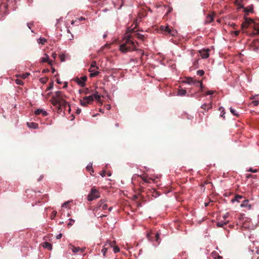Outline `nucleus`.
I'll return each mask as SVG.
<instances>
[{"mask_svg": "<svg viewBox=\"0 0 259 259\" xmlns=\"http://www.w3.org/2000/svg\"><path fill=\"white\" fill-rule=\"evenodd\" d=\"M137 21V19L135 20L132 25L127 28V33L130 34L127 35L125 42L120 46V50L123 53L136 50V46L133 40L134 38H137L142 40H144V36L137 32V31L135 30L138 25Z\"/></svg>", "mask_w": 259, "mask_h": 259, "instance_id": "obj_1", "label": "nucleus"}, {"mask_svg": "<svg viewBox=\"0 0 259 259\" xmlns=\"http://www.w3.org/2000/svg\"><path fill=\"white\" fill-rule=\"evenodd\" d=\"M54 97H56V99L59 100L60 101V104L63 105L64 108H66L67 106V102L64 100V98L65 96L60 91H57L55 93Z\"/></svg>", "mask_w": 259, "mask_h": 259, "instance_id": "obj_2", "label": "nucleus"}, {"mask_svg": "<svg viewBox=\"0 0 259 259\" xmlns=\"http://www.w3.org/2000/svg\"><path fill=\"white\" fill-rule=\"evenodd\" d=\"M100 197V194L98 190L94 188H92L91 193L88 196V199L89 201H92L94 199H97Z\"/></svg>", "mask_w": 259, "mask_h": 259, "instance_id": "obj_3", "label": "nucleus"}, {"mask_svg": "<svg viewBox=\"0 0 259 259\" xmlns=\"http://www.w3.org/2000/svg\"><path fill=\"white\" fill-rule=\"evenodd\" d=\"M185 82L190 84H194V85H195L196 87H200L201 88L200 91H202V88H203L202 81H197V80L193 79L192 78L189 77V78H187Z\"/></svg>", "mask_w": 259, "mask_h": 259, "instance_id": "obj_4", "label": "nucleus"}, {"mask_svg": "<svg viewBox=\"0 0 259 259\" xmlns=\"http://www.w3.org/2000/svg\"><path fill=\"white\" fill-rule=\"evenodd\" d=\"M51 101L52 104L54 106H57L58 108V112H60L62 111V107H64L63 105L60 104L59 100L56 99V97H54V96L52 97V98L51 99Z\"/></svg>", "mask_w": 259, "mask_h": 259, "instance_id": "obj_5", "label": "nucleus"}, {"mask_svg": "<svg viewBox=\"0 0 259 259\" xmlns=\"http://www.w3.org/2000/svg\"><path fill=\"white\" fill-rule=\"evenodd\" d=\"M87 79V77L86 76H82L80 79L78 77H76L75 79V81L81 87H84L85 85V81H86Z\"/></svg>", "mask_w": 259, "mask_h": 259, "instance_id": "obj_6", "label": "nucleus"}, {"mask_svg": "<svg viewBox=\"0 0 259 259\" xmlns=\"http://www.w3.org/2000/svg\"><path fill=\"white\" fill-rule=\"evenodd\" d=\"M69 248L75 253L78 252L79 251H80V252H83L85 250V248H80L79 247H75L71 244L69 245Z\"/></svg>", "mask_w": 259, "mask_h": 259, "instance_id": "obj_7", "label": "nucleus"}, {"mask_svg": "<svg viewBox=\"0 0 259 259\" xmlns=\"http://www.w3.org/2000/svg\"><path fill=\"white\" fill-rule=\"evenodd\" d=\"M139 177L141 178L142 181L140 182V185H144L146 183H150L151 181H154L153 179L149 178L146 176H140Z\"/></svg>", "mask_w": 259, "mask_h": 259, "instance_id": "obj_8", "label": "nucleus"}, {"mask_svg": "<svg viewBox=\"0 0 259 259\" xmlns=\"http://www.w3.org/2000/svg\"><path fill=\"white\" fill-rule=\"evenodd\" d=\"M209 49L203 50L200 51V54L202 59H206L209 57Z\"/></svg>", "mask_w": 259, "mask_h": 259, "instance_id": "obj_9", "label": "nucleus"}, {"mask_svg": "<svg viewBox=\"0 0 259 259\" xmlns=\"http://www.w3.org/2000/svg\"><path fill=\"white\" fill-rule=\"evenodd\" d=\"M45 57H42L41 59V62H43V63L48 62V63L50 65L52 66V60H49V56L47 54H45Z\"/></svg>", "mask_w": 259, "mask_h": 259, "instance_id": "obj_10", "label": "nucleus"}, {"mask_svg": "<svg viewBox=\"0 0 259 259\" xmlns=\"http://www.w3.org/2000/svg\"><path fill=\"white\" fill-rule=\"evenodd\" d=\"M201 108L205 110L208 111V110L212 108V103L210 102L209 104L204 103L202 104Z\"/></svg>", "mask_w": 259, "mask_h": 259, "instance_id": "obj_11", "label": "nucleus"}, {"mask_svg": "<svg viewBox=\"0 0 259 259\" xmlns=\"http://www.w3.org/2000/svg\"><path fill=\"white\" fill-rule=\"evenodd\" d=\"M41 114L43 116H46L48 115V113L46 111L42 109H37L35 111V114L36 115Z\"/></svg>", "mask_w": 259, "mask_h": 259, "instance_id": "obj_12", "label": "nucleus"}, {"mask_svg": "<svg viewBox=\"0 0 259 259\" xmlns=\"http://www.w3.org/2000/svg\"><path fill=\"white\" fill-rule=\"evenodd\" d=\"M27 125L31 128L36 129L38 127V124L35 122H27Z\"/></svg>", "mask_w": 259, "mask_h": 259, "instance_id": "obj_13", "label": "nucleus"}, {"mask_svg": "<svg viewBox=\"0 0 259 259\" xmlns=\"http://www.w3.org/2000/svg\"><path fill=\"white\" fill-rule=\"evenodd\" d=\"M213 20V14H209L206 17L205 22L207 23H209L212 22Z\"/></svg>", "mask_w": 259, "mask_h": 259, "instance_id": "obj_14", "label": "nucleus"}, {"mask_svg": "<svg viewBox=\"0 0 259 259\" xmlns=\"http://www.w3.org/2000/svg\"><path fill=\"white\" fill-rule=\"evenodd\" d=\"M98 207L102 210H106L107 208V204H103V202L101 200L98 203Z\"/></svg>", "mask_w": 259, "mask_h": 259, "instance_id": "obj_15", "label": "nucleus"}, {"mask_svg": "<svg viewBox=\"0 0 259 259\" xmlns=\"http://www.w3.org/2000/svg\"><path fill=\"white\" fill-rule=\"evenodd\" d=\"M116 244V241H110V240H108L105 244V246H108V247H113L114 246V245Z\"/></svg>", "mask_w": 259, "mask_h": 259, "instance_id": "obj_16", "label": "nucleus"}, {"mask_svg": "<svg viewBox=\"0 0 259 259\" xmlns=\"http://www.w3.org/2000/svg\"><path fill=\"white\" fill-rule=\"evenodd\" d=\"M84 100H85V102H87L88 104H90L94 100V97L93 96H86L84 97Z\"/></svg>", "mask_w": 259, "mask_h": 259, "instance_id": "obj_17", "label": "nucleus"}, {"mask_svg": "<svg viewBox=\"0 0 259 259\" xmlns=\"http://www.w3.org/2000/svg\"><path fill=\"white\" fill-rule=\"evenodd\" d=\"M248 202V200H245L242 202V204L240 205V206L242 207H249V208H250L251 207V205L249 204Z\"/></svg>", "mask_w": 259, "mask_h": 259, "instance_id": "obj_18", "label": "nucleus"}, {"mask_svg": "<svg viewBox=\"0 0 259 259\" xmlns=\"http://www.w3.org/2000/svg\"><path fill=\"white\" fill-rule=\"evenodd\" d=\"M243 196L240 195H236L235 197L231 199V202H234L235 201L239 202V200L242 199Z\"/></svg>", "mask_w": 259, "mask_h": 259, "instance_id": "obj_19", "label": "nucleus"}, {"mask_svg": "<svg viewBox=\"0 0 259 259\" xmlns=\"http://www.w3.org/2000/svg\"><path fill=\"white\" fill-rule=\"evenodd\" d=\"M42 246L45 248H47L49 250H51L52 248V244L47 242H45L44 243Z\"/></svg>", "mask_w": 259, "mask_h": 259, "instance_id": "obj_20", "label": "nucleus"}, {"mask_svg": "<svg viewBox=\"0 0 259 259\" xmlns=\"http://www.w3.org/2000/svg\"><path fill=\"white\" fill-rule=\"evenodd\" d=\"M160 28L161 31L165 32L168 34V30L170 29V27L169 26H161Z\"/></svg>", "mask_w": 259, "mask_h": 259, "instance_id": "obj_21", "label": "nucleus"}, {"mask_svg": "<svg viewBox=\"0 0 259 259\" xmlns=\"http://www.w3.org/2000/svg\"><path fill=\"white\" fill-rule=\"evenodd\" d=\"M177 30L172 29V28H170V29L168 30V34L171 35V36H175L177 34Z\"/></svg>", "mask_w": 259, "mask_h": 259, "instance_id": "obj_22", "label": "nucleus"}, {"mask_svg": "<svg viewBox=\"0 0 259 259\" xmlns=\"http://www.w3.org/2000/svg\"><path fill=\"white\" fill-rule=\"evenodd\" d=\"M186 93V91L183 89H179L178 90V95L180 96H185Z\"/></svg>", "mask_w": 259, "mask_h": 259, "instance_id": "obj_23", "label": "nucleus"}, {"mask_svg": "<svg viewBox=\"0 0 259 259\" xmlns=\"http://www.w3.org/2000/svg\"><path fill=\"white\" fill-rule=\"evenodd\" d=\"M254 29L255 31H256V32H253L252 33L253 35H256V34H259V25L256 24L254 26Z\"/></svg>", "mask_w": 259, "mask_h": 259, "instance_id": "obj_24", "label": "nucleus"}, {"mask_svg": "<svg viewBox=\"0 0 259 259\" xmlns=\"http://www.w3.org/2000/svg\"><path fill=\"white\" fill-rule=\"evenodd\" d=\"M227 223H228V222H218L217 224V226L218 227H224L225 226H226Z\"/></svg>", "mask_w": 259, "mask_h": 259, "instance_id": "obj_25", "label": "nucleus"}, {"mask_svg": "<svg viewBox=\"0 0 259 259\" xmlns=\"http://www.w3.org/2000/svg\"><path fill=\"white\" fill-rule=\"evenodd\" d=\"M99 73H100L99 71H96L91 73L90 74V77H96L97 75H98L99 74Z\"/></svg>", "mask_w": 259, "mask_h": 259, "instance_id": "obj_26", "label": "nucleus"}, {"mask_svg": "<svg viewBox=\"0 0 259 259\" xmlns=\"http://www.w3.org/2000/svg\"><path fill=\"white\" fill-rule=\"evenodd\" d=\"M90 67L95 68L96 69H99V67L97 65L96 62L95 61L92 62Z\"/></svg>", "mask_w": 259, "mask_h": 259, "instance_id": "obj_27", "label": "nucleus"}, {"mask_svg": "<svg viewBox=\"0 0 259 259\" xmlns=\"http://www.w3.org/2000/svg\"><path fill=\"white\" fill-rule=\"evenodd\" d=\"M230 112L235 116H239V114L237 112V111H236V110H235L234 109L232 108H230Z\"/></svg>", "mask_w": 259, "mask_h": 259, "instance_id": "obj_28", "label": "nucleus"}, {"mask_svg": "<svg viewBox=\"0 0 259 259\" xmlns=\"http://www.w3.org/2000/svg\"><path fill=\"white\" fill-rule=\"evenodd\" d=\"M46 41H47V39L45 38H40L38 40V42L39 44H41L42 45H44Z\"/></svg>", "mask_w": 259, "mask_h": 259, "instance_id": "obj_29", "label": "nucleus"}, {"mask_svg": "<svg viewBox=\"0 0 259 259\" xmlns=\"http://www.w3.org/2000/svg\"><path fill=\"white\" fill-rule=\"evenodd\" d=\"M212 256L214 258H218V259H222L223 257L222 256L219 255L217 253H212Z\"/></svg>", "mask_w": 259, "mask_h": 259, "instance_id": "obj_30", "label": "nucleus"}, {"mask_svg": "<svg viewBox=\"0 0 259 259\" xmlns=\"http://www.w3.org/2000/svg\"><path fill=\"white\" fill-rule=\"evenodd\" d=\"M48 77H41L39 79L40 81L42 83H46L48 80Z\"/></svg>", "mask_w": 259, "mask_h": 259, "instance_id": "obj_31", "label": "nucleus"}, {"mask_svg": "<svg viewBox=\"0 0 259 259\" xmlns=\"http://www.w3.org/2000/svg\"><path fill=\"white\" fill-rule=\"evenodd\" d=\"M108 247H106V246H104V248L102 249V252L103 253L104 256H106V253L108 250Z\"/></svg>", "mask_w": 259, "mask_h": 259, "instance_id": "obj_32", "label": "nucleus"}, {"mask_svg": "<svg viewBox=\"0 0 259 259\" xmlns=\"http://www.w3.org/2000/svg\"><path fill=\"white\" fill-rule=\"evenodd\" d=\"M155 241L159 243V234L158 233H156L155 235Z\"/></svg>", "mask_w": 259, "mask_h": 259, "instance_id": "obj_33", "label": "nucleus"}, {"mask_svg": "<svg viewBox=\"0 0 259 259\" xmlns=\"http://www.w3.org/2000/svg\"><path fill=\"white\" fill-rule=\"evenodd\" d=\"M245 22H246V23H247L248 25H249V24H250L251 23H253V21L252 19H251L250 18H246Z\"/></svg>", "mask_w": 259, "mask_h": 259, "instance_id": "obj_34", "label": "nucleus"}, {"mask_svg": "<svg viewBox=\"0 0 259 259\" xmlns=\"http://www.w3.org/2000/svg\"><path fill=\"white\" fill-rule=\"evenodd\" d=\"M92 96H93L94 99H95L96 100H97L98 101H99L100 100L101 97L99 95H98L97 94H95L93 95Z\"/></svg>", "mask_w": 259, "mask_h": 259, "instance_id": "obj_35", "label": "nucleus"}, {"mask_svg": "<svg viewBox=\"0 0 259 259\" xmlns=\"http://www.w3.org/2000/svg\"><path fill=\"white\" fill-rule=\"evenodd\" d=\"M245 12L251 13L253 12V8L250 7H247L245 8Z\"/></svg>", "mask_w": 259, "mask_h": 259, "instance_id": "obj_36", "label": "nucleus"}, {"mask_svg": "<svg viewBox=\"0 0 259 259\" xmlns=\"http://www.w3.org/2000/svg\"><path fill=\"white\" fill-rule=\"evenodd\" d=\"M87 170L88 171H91L92 172H94V170H93V168L92 167V164H91V165L89 164L87 167H86Z\"/></svg>", "mask_w": 259, "mask_h": 259, "instance_id": "obj_37", "label": "nucleus"}, {"mask_svg": "<svg viewBox=\"0 0 259 259\" xmlns=\"http://www.w3.org/2000/svg\"><path fill=\"white\" fill-rule=\"evenodd\" d=\"M113 247V251L114 252V253H117V252H119L120 249H119V248L117 246H115V245H114Z\"/></svg>", "mask_w": 259, "mask_h": 259, "instance_id": "obj_38", "label": "nucleus"}, {"mask_svg": "<svg viewBox=\"0 0 259 259\" xmlns=\"http://www.w3.org/2000/svg\"><path fill=\"white\" fill-rule=\"evenodd\" d=\"M204 74V71L203 70H198L197 71V74L199 76H202Z\"/></svg>", "mask_w": 259, "mask_h": 259, "instance_id": "obj_39", "label": "nucleus"}, {"mask_svg": "<svg viewBox=\"0 0 259 259\" xmlns=\"http://www.w3.org/2000/svg\"><path fill=\"white\" fill-rule=\"evenodd\" d=\"M88 104V103H87V102H85V100H84V98H83L82 100H80V104L82 106H85Z\"/></svg>", "mask_w": 259, "mask_h": 259, "instance_id": "obj_40", "label": "nucleus"}, {"mask_svg": "<svg viewBox=\"0 0 259 259\" xmlns=\"http://www.w3.org/2000/svg\"><path fill=\"white\" fill-rule=\"evenodd\" d=\"M74 220L73 219H69V222L68 223L67 225L68 227H70L73 225V223H74Z\"/></svg>", "mask_w": 259, "mask_h": 259, "instance_id": "obj_41", "label": "nucleus"}, {"mask_svg": "<svg viewBox=\"0 0 259 259\" xmlns=\"http://www.w3.org/2000/svg\"><path fill=\"white\" fill-rule=\"evenodd\" d=\"M29 75H30V74L29 73H26L22 74L21 75V76L22 78L25 79V78H26Z\"/></svg>", "mask_w": 259, "mask_h": 259, "instance_id": "obj_42", "label": "nucleus"}, {"mask_svg": "<svg viewBox=\"0 0 259 259\" xmlns=\"http://www.w3.org/2000/svg\"><path fill=\"white\" fill-rule=\"evenodd\" d=\"M15 81L17 84L22 85L23 84V81L19 79H17Z\"/></svg>", "mask_w": 259, "mask_h": 259, "instance_id": "obj_43", "label": "nucleus"}, {"mask_svg": "<svg viewBox=\"0 0 259 259\" xmlns=\"http://www.w3.org/2000/svg\"><path fill=\"white\" fill-rule=\"evenodd\" d=\"M172 11V8L171 7H168V11L165 14V16L167 15L168 14L170 13Z\"/></svg>", "mask_w": 259, "mask_h": 259, "instance_id": "obj_44", "label": "nucleus"}, {"mask_svg": "<svg viewBox=\"0 0 259 259\" xmlns=\"http://www.w3.org/2000/svg\"><path fill=\"white\" fill-rule=\"evenodd\" d=\"M248 26L249 25L247 23H246L245 21L242 24V27L243 28H247L248 27Z\"/></svg>", "mask_w": 259, "mask_h": 259, "instance_id": "obj_45", "label": "nucleus"}, {"mask_svg": "<svg viewBox=\"0 0 259 259\" xmlns=\"http://www.w3.org/2000/svg\"><path fill=\"white\" fill-rule=\"evenodd\" d=\"M248 171L251 172L255 173L258 171V170L257 169H253L252 168H250Z\"/></svg>", "mask_w": 259, "mask_h": 259, "instance_id": "obj_46", "label": "nucleus"}, {"mask_svg": "<svg viewBox=\"0 0 259 259\" xmlns=\"http://www.w3.org/2000/svg\"><path fill=\"white\" fill-rule=\"evenodd\" d=\"M60 59L62 62H63L65 61V55H59Z\"/></svg>", "mask_w": 259, "mask_h": 259, "instance_id": "obj_47", "label": "nucleus"}, {"mask_svg": "<svg viewBox=\"0 0 259 259\" xmlns=\"http://www.w3.org/2000/svg\"><path fill=\"white\" fill-rule=\"evenodd\" d=\"M252 104H253L254 106H256L258 105L259 102L257 100L253 101L252 102Z\"/></svg>", "mask_w": 259, "mask_h": 259, "instance_id": "obj_48", "label": "nucleus"}, {"mask_svg": "<svg viewBox=\"0 0 259 259\" xmlns=\"http://www.w3.org/2000/svg\"><path fill=\"white\" fill-rule=\"evenodd\" d=\"M97 69H96L95 68H90L89 69V71L91 73L97 71Z\"/></svg>", "mask_w": 259, "mask_h": 259, "instance_id": "obj_49", "label": "nucleus"}, {"mask_svg": "<svg viewBox=\"0 0 259 259\" xmlns=\"http://www.w3.org/2000/svg\"><path fill=\"white\" fill-rule=\"evenodd\" d=\"M69 203V201H68V202H64V203L62 204V207H67L68 206V205Z\"/></svg>", "mask_w": 259, "mask_h": 259, "instance_id": "obj_50", "label": "nucleus"}, {"mask_svg": "<svg viewBox=\"0 0 259 259\" xmlns=\"http://www.w3.org/2000/svg\"><path fill=\"white\" fill-rule=\"evenodd\" d=\"M106 171L105 170H103V171H101V172L100 173V175L102 177H104L106 176Z\"/></svg>", "mask_w": 259, "mask_h": 259, "instance_id": "obj_51", "label": "nucleus"}, {"mask_svg": "<svg viewBox=\"0 0 259 259\" xmlns=\"http://www.w3.org/2000/svg\"><path fill=\"white\" fill-rule=\"evenodd\" d=\"M214 93V91H208L207 93H206V95H212Z\"/></svg>", "mask_w": 259, "mask_h": 259, "instance_id": "obj_52", "label": "nucleus"}, {"mask_svg": "<svg viewBox=\"0 0 259 259\" xmlns=\"http://www.w3.org/2000/svg\"><path fill=\"white\" fill-rule=\"evenodd\" d=\"M51 56L54 58V59H55L57 57V54L56 53H53Z\"/></svg>", "mask_w": 259, "mask_h": 259, "instance_id": "obj_53", "label": "nucleus"}, {"mask_svg": "<svg viewBox=\"0 0 259 259\" xmlns=\"http://www.w3.org/2000/svg\"><path fill=\"white\" fill-rule=\"evenodd\" d=\"M52 213H53V215L51 217L52 219H53L56 215L57 214V211H53L52 212Z\"/></svg>", "mask_w": 259, "mask_h": 259, "instance_id": "obj_54", "label": "nucleus"}, {"mask_svg": "<svg viewBox=\"0 0 259 259\" xmlns=\"http://www.w3.org/2000/svg\"><path fill=\"white\" fill-rule=\"evenodd\" d=\"M246 178H248V179L250 178H254V176L252 175L251 174H247L246 175Z\"/></svg>", "mask_w": 259, "mask_h": 259, "instance_id": "obj_55", "label": "nucleus"}, {"mask_svg": "<svg viewBox=\"0 0 259 259\" xmlns=\"http://www.w3.org/2000/svg\"><path fill=\"white\" fill-rule=\"evenodd\" d=\"M62 237V234L61 233H60L56 236V238L57 239H60Z\"/></svg>", "mask_w": 259, "mask_h": 259, "instance_id": "obj_56", "label": "nucleus"}, {"mask_svg": "<svg viewBox=\"0 0 259 259\" xmlns=\"http://www.w3.org/2000/svg\"><path fill=\"white\" fill-rule=\"evenodd\" d=\"M256 42H258L259 43V40L258 39H256V40H254L253 41L252 43L254 45H256Z\"/></svg>", "mask_w": 259, "mask_h": 259, "instance_id": "obj_57", "label": "nucleus"}, {"mask_svg": "<svg viewBox=\"0 0 259 259\" xmlns=\"http://www.w3.org/2000/svg\"><path fill=\"white\" fill-rule=\"evenodd\" d=\"M49 71H50V70H49V69H45L42 70V72H43V73H46V72H49Z\"/></svg>", "mask_w": 259, "mask_h": 259, "instance_id": "obj_58", "label": "nucleus"}, {"mask_svg": "<svg viewBox=\"0 0 259 259\" xmlns=\"http://www.w3.org/2000/svg\"><path fill=\"white\" fill-rule=\"evenodd\" d=\"M81 112V109H77L76 111V113L77 114H80V113Z\"/></svg>", "mask_w": 259, "mask_h": 259, "instance_id": "obj_59", "label": "nucleus"}, {"mask_svg": "<svg viewBox=\"0 0 259 259\" xmlns=\"http://www.w3.org/2000/svg\"><path fill=\"white\" fill-rule=\"evenodd\" d=\"M234 34H235V35L236 36H237V35H239V31H235L234 32Z\"/></svg>", "mask_w": 259, "mask_h": 259, "instance_id": "obj_60", "label": "nucleus"}, {"mask_svg": "<svg viewBox=\"0 0 259 259\" xmlns=\"http://www.w3.org/2000/svg\"><path fill=\"white\" fill-rule=\"evenodd\" d=\"M43 178H44V176H42V175L40 176L39 177V178L38 179V181H41L42 179Z\"/></svg>", "mask_w": 259, "mask_h": 259, "instance_id": "obj_61", "label": "nucleus"}, {"mask_svg": "<svg viewBox=\"0 0 259 259\" xmlns=\"http://www.w3.org/2000/svg\"><path fill=\"white\" fill-rule=\"evenodd\" d=\"M32 25V24L30 23H27V26L30 29L31 28V26Z\"/></svg>", "mask_w": 259, "mask_h": 259, "instance_id": "obj_62", "label": "nucleus"}, {"mask_svg": "<svg viewBox=\"0 0 259 259\" xmlns=\"http://www.w3.org/2000/svg\"><path fill=\"white\" fill-rule=\"evenodd\" d=\"M228 217V213H226L224 217V219H226L227 217Z\"/></svg>", "mask_w": 259, "mask_h": 259, "instance_id": "obj_63", "label": "nucleus"}, {"mask_svg": "<svg viewBox=\"0 0 259 259\" xmlns=\"http://www.w3.org/2000/svg\"><path fill=\"white\" fill-rule=\"evenodd\" d=\"M84 20H85V18L82 17H81L80 18H79V20H80V21Z\"/></svg>", "mask_w": 259, "mask_h": 259, "instance_id": "obj_64", "label": "nucleus"}]
</instances>
